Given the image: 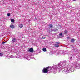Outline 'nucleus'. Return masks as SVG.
<instances>
[{
	"label": "nucleus",
	"mask_w": 80,
	"mask_h": 80,
	"mask_svg": "<svg viewBox=\"0 0 80 80\" xmlns=\"http://www.w3.org/2000/svg\"><path fill=\"white\" fill-rule=\"evenodd\" d=\"M77 61H78V60Z\"/></svg>",
	"instance_id": "a878e982"
},
{
	"label": "nucleus",
	"mask_w": 80,
	"mask_h": 80,
	"mask_svg": "<svg viewBox=\"0 0 80 80\" xmlns=\"http://www.w3.org/2000/svg\"><path fill=\"white\" fill-rule=\"evenodd\" d=\"M76 0H73V1H75Z\"/></svg>",
	"instance_id": "5701e85b"
},
{
	"label": "nucleus",
	"mask_w": 80,
	"mask_h": 80,
	"mask_svg": "<svg viewBox=\"0 0 80 80\" xmlns=\"http://www.w3.org/2000/svg\"><path fill=\"white\" fill-rule=\"evenodd\" d=\"M74 41H75V39H72L71 40V42H74Z\"/></svg>",
	"instance_id": "2eb2a0df"
},
{
	"label": "nucleus",
	"mask_w": 80,
	"mask_h": 80,
	"mask_svg": "<svg viewBox=\"0 0 80 80\" xmlns=\"http://www.w3.org/2000/svg\"><path fill=\"white\" fill-rule=\"evenodd\" d=\"M54 46L56 48H58L59 47V45L58 44H55Z\"/></svg>",
	"instance_id": "20e7f679"
},
{
	"label": "nucleus",
	"mask_w": 80,
	"mask_h": 80,
	"mask_svg": "<svg viewBox=\"0 0 80 80\" xmlns=\"http://www.w3.org/2000/svg\"><path fill=\"white\" fill-rule=\"evenodd\" d=\"M8 17H10V14L8 13Z\"/></svg>",
	"instance_id": "a211bd4d"
},
{
	"label": "nucleus",
	"mask_w": 80,
	"mask_h": 80,
	"mask_svg": "<svg viewBox=\"0 0 80 80\" xmlns=\"http://www.w3.org/2000/svg\"><path fill=\"white\" fill-rule=\"evenodd\" d=\"M62 35H63V33H59V35H60V36H62Z\"/></svg>",
	"instance_id": "f3484780"
},
{
	"label": "nucleus",
	"mask_w": 80,
	"mask_h": 80,
	"mask_svg": "<svg viewBox=\"0 0 80 80\" xmlns=\"http://www.w3.org/2000/svg\"><path fill=\"white\" fill-rule=\"evenodd\" d=\"M7 42H2V44H4V43H6Z\"/></svg>",
	"instance_id": "aec40b11"
},
{
	"label": "nucleus",
	"mask_w": 80,
	"mask_h": 80,
	"mask_svg": "<svg viewBox=\"0 0 80 80\" xmlns=\"http://www.w3.org/2000/svg\"><path fill=\"white\" fill-rule=\"evenodd\" d=\"M29 52H32L33 51V48H31L29 49Z\"/></svg>",
	"instance_id": "423d86ee"
},
{
	"label": "nucleus",
	"mask_w": 80,
	"mask_h": 80,
	"mask_svg": "<svg viewBox=\"0 0 80 80\" xmlns=\"http://www.w3.org/2000/svg\"><path fill=\"white\" fill-rule=\"evenodd\" d=\"M19 27L20 28H23V25L22 24H21L19 25Z\"/></svg>",
	"instance_id": "9d476101"
},
{
	"label": "nucleus",
	"mask_w": 80,
	"mask_h": 80,
	"mask_svg": "<svg viewBox=\"0 0 80 80\" xmlns=\"http://www.w3.org/2000/svg\"><path fill=\"white\" fill-rule=\"evenodd\" d=\"M35 20H37V18H35Z\"/></svg>",
	"instance_id": "4be33fe9"
},
{
	"label": "nucleus",
	"mask_w": 80,
	"mask_h": 80,
	"mask_svg": "<svg viewBox=\"0 0 80 80\" xmlns=\"http://www.w3.org/2000/svg\"><path fill=\"white\" fill-rule=\"evenodd\" d=\"M10 27L11 28H14V25L13 24H11V25L10 26Z\"/></svg>",
	"instance_id": "7ed1b4c3"
},
{
	"label": "nucleus",
	"mask_w": 80,
	"mask_h": 80,
	"mask_svg": "<svg viewBox=\"0 0 80 80\" xmlns=\"http://www.w3.org/2000/svg\"><path fill=\"white\" fill-rule=\"evenodd\" d=\"M57 30H58V29H55L53 30H52V31H57Z\"/></svg>",
	"instance_id": "4468645a"
},
{
	"label": "nucleus",
	"mask_w": 80,
	"mask_h": 80,
	"mask_svg": "<svg viewBox=\"0 0 80 80\" xmlns=\"http://www.w3.org/2000/svg\"><path fill=\"white\" fill-rule=\"evenodd\" d=\"M56 43H57V44H58H58H60V42H57Z\"/></svg>",
	"instance_id": "6ab92c4d"
},
{
	"label": "nucleus",
	"mask_w": 80,
	"mask_h": 80,
	"mask_svg": "<svg viewBox=\"0 0 80 80\" xmlns=\"http://www.w3.org/2000/svg\"><path fill=\"white\" fill-rule=\"evenodd\" d=\"M15 41H16V39H15V38H13L12 40V43H14Z\"/></svg>",
	"instance_id": "0eeeda50"
},
{
	"label": "nucleus",
	"mask_w": 80,
	"mask_h": 80,
	"mask_svg": "<svg viewBox=\"0 0 80 80\" xmlns=\"http://www.w3.org/2000/svg\"><path fill=\"white\" fill-rule=\"evenodd\" d=\"M0 57L3 56V53H2V52L0 53Z\"/></svg>",
	"instance_id": "f8f14e48"
},
{
	"label": "nucleus",
	"mask_w": 80,
	"mask_h": 80,
	"mask_svg": "<svg viewBox=\"0 0 80 80\" xmlns=\"http://www.w3.org/2000/svg\"><path fill=\"white\" fill-rule=\"evenodd\" d=\"M64 33L65 35H66V34H67V33H68V31L67 30H65L64 31Z\"/></svg>",
	"instance_id": "6e6552de"
},
{
	"label": "nucleus",
	"mask_w": 80,
	"mask_h": 80,
	"mask_svg": "<svg viewBox=\"0 0 80 80\" xmlns=\"http://www.w3.org/2000/svg\"><path fill=\"white\" fill-rule=\"evenodd\" d=\"M48 27L49 28H52L53 27V25L52 24H50L49 25Z\"/></svg>",
	"instance_id": "39448f33"
},
{
	"label": "nucleus",
	"mask_w": 80,
	"mask_h": 80,
	"mask_svg": "<svg viewBox=\"0 0 80 80\" xmlns=\"http://www.w3.org/2000/svg\"><path fill=\"white\" fill-rule=\"evenodd\" d=\"M16 56H17V55H16Z\"/></svg>",
	"instance_id": "393cba45"
},
{
	"label": "nucleus",
	"mask_w": 80,
	"mask_h": 80,
	"mask_svg": "<svg viewBox=\"0 0 80 80\" xmlns=\"http://www.w3.org/2000/svg\"><path fill=\"white\" fill-rule=\"evenodd\" d=\"M53 52H50V55H53Z\"/></svg>",
	"instance_id": "dca6fc26"
},
{
	"label": "nucleus",
	"mask_w": 80,
	"mask_h": 80,
	"mask_svg": "<svg viewBox=\"0 0 80 80\" xmlns=\"http://www.w3.org/2000/svg\"><path fill=\"white\" fill-rule=\"evenodd\" d=\"M73 58H74V56H72L70 58V60H72Z\"/></svg>",
	"instance_id": "ddd939ff"
},
{
	"label": "nucleus",
	"mask_w": 80,
	"mask_h": 80,
	"mask_svg": "<svg viewBox=\"0 0 80 80\" xmlns=\"http://www.w3.org/2000/svg\"><path fill=\"white\" fill-rule=\"evenodd\" d=\"M11 21L12 23H13L15 21V20L13 19H12L11 20Z\"/></svg>",
	"instance_id": "9b49d317"
},
{
	"label": "nucleus",
	"mask_w": 80,
	"mask_h": 80,
	"mask_svg": "<svg viewBox=\"0 0 80 80\" xmlns=\"http://www.w3.org/2000/svg\"><path fill=\"white\" fill-rule=\"evenodd\" d=\"M43 51L44 52H46L47 51V49H46V48H43L42 49Z\"/></svg>",
	"instance_id": "1a4fd4ad"
},
{
	"label": "nucleus",
	"mask_w": 80,
	"mask_h": 80,
	"mask_svg": "<svg viewBox=\"0 0 80 80\" xmlns=\"http://www.w3.org/2000/svg\"><path fill=\"white\" fill-rule=\"evenodd\" d=\"M55 55H63V54H69L70 53V52H66L65 51H59L58 50V49L56 50L55 51Z\"/></svg>",
	"instance_id": "f257e3e1"
},
{
	"label": "nucleus",
	"mask_w": 80,
	"mask_h": 80,
	"mask_svg": "<svg viewBox=\"0 0 80 80\" xmlns=\"http://www.w3.org/2000/svg\"><path fill=\"white\" fill-rule=\"evenodd\" d=\"M50 32H52V31H51Z\"/></svg>",
	"instance_id": "b1692460"
},
{
	"label": "nucleus",
	"mask_w": 80,
	"mask_h": 80,
	"mask_svg": "<svg viewBox=\"0 0 80 80\" xmlns=\"http://www.w3.org/2000/svg\"><path fill=\"white\" fill-rule=\"evenodd\" d=\"M30 58H32V59H34L35 60V58H34L33 57H32V56H30ZM30 58L28 57V56H26L25 57V59H27V60H29L30 59Z\"/></svg>",
	"instance_id": "f03ea898"
},
{
	"label": "nucleus",
	"mask_w": 80,
	"mask_h": 80,
	"mask_svg": "<svg viewBox=\"0 0 80 80\" xmlns=\"http://www.w3.org/2000/svg\"><path fill=\"white\" fill-rule=\"evenodd\" d=\"M42 38L43 39H45V37H42Z\"/></svg>",
	"instance_id": "412c9836"
}]
</instances>
